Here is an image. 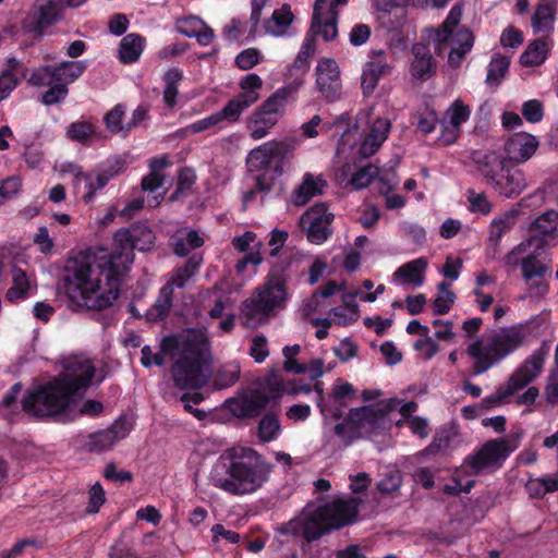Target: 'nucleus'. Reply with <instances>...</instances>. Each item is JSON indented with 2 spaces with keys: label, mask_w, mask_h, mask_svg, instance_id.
Listing matches in <instances>:
<instances>
[{
  "label": "nucleus",
  "mask_w": 558,
  "mask_h": 558,
  "mask_svg": "<svg viewBox=\"0 0 558 558\" xmlns=\"http://www.w3.org/2000/svg\"><path fill=\"white\" fill-rule=\"evenodd\" d=\"M155 233L144 222L119 229L116 247L95 264L88 258L69 262L63 276V289L74 311H102L112 305L120 294L123 277L134 260V250L146 252L155 245Z\"/></svg>",
  "instance_id": "1"
},
{
  "label": "nucleus",
  "mask_w": 558,
  "mask_h": 558,
  "mask_svg": "<svg viewBox=\"0 0 558 558\" xmlns=\"http://www.w3.org/2000/svg\"><path fill=\"white\" fill-rule=\"evenodd\" d=\"M94 376L95 366L90 362H80L76 367H69L46 384L27 391L22 399V409L40 418L61 415L82 399Z\"/></svg>",
  "instance_id": "2"
},
{
  "label": "nucleus",
  "mask_w": 558,
  "mask_h": 558,
  "mask_svg": "<svg viewBox=\"0 0 558 558\" xmlns=\"http://www.w3.org/2000/svg\"><path fill=\"white\" fill-rule=\"evenodd\" d=\"M362 499L335 498L332 501L318 506L307 514L299 515L279 527L280 534L301 537L300 549L311 558H318L313 553L312 544L333 531L354 524L360 514Z\"/></svg>",
  "instance_id": "3"
},
{
  "label": "nucleus",
  "mask_w": 558,
  "mask_h": 558,
  "mask_svg": "<svg viewBox=\"0 0 558 558\" xmlns=\"http://www.w3.org/2000/svg\"><path fill=\"white\" fill-rule=\"evenodd\" d=\"M160 350L162 354L178 353L171 368L177 388L197 390L207 385L211 354L210 343L203 332L192 329L186 333L168 335L162 338Z\"/></svg>",
  "instance_id": "4"
},
{
  "label": "nucleus",
  "mask_w": 558,
  "mask_h": 558,
  "mask_svg": "<svg viewBox=\"0 0 558 558\" xmlns=\"http://www.w3.org/2000/svg\"><path fill=\"white\" fill-rule=\"evenodd\" d=\"M226 476L213 473V485L231 495H247L260 488L268 478L269 465L263 456L252 448H242L230 457Z\"/></svg>",
  "instance_id": "5"
},
{
  "label": "nucleus",
  "mask_w": 558,
  "mask_h": 558,
  "mask_svg": "<svg viewBox=\"0 0 558 558\" xmlns=\"http://www.w3.org/2000/svg\"><path fill=\"white\" fill-rule=\"evenodd\" d=\"M287 280L282 274H270L267 280L256 287L251 296L240 306L242 325L256 329L267 324L286 307L288 301Z\"/></svg>",
  "instance_id": "6"
},
{
  "label": "nucleus",
  "mask_w": 558,
  "mask_h": 558,
  "mask_svg": "<svg viewBox=\"0 0 558 558\" xmlns=\"http://www.w3.org/2000/svg\"><path fill=\"white\" fill-rule=\"evenodd\" d=\"M471 158L485 184L505 198L519 196L529 185L525 173L501 153L476 150Z\"/></svg>",
  "instance_id": "7"
},
{
  "label": "nucleus",
  "mask_w": 558,
  "mask_h": 558,
  "mask_svg": "<svg viewBox=\"0 0 558 558\" xmlns=\"http://www.w3.org/2000/svg\"><path fill=\"white\" fill-rule=\"evenodd\" d=\"M526 338L522 324L501 328L490 337L486 347L481 340L468 347V354L474 359L473 375H481L522 347Z\"/></svg>",
  "instance_id": "8"
},
{
  "label": "nucleus",
  "mask_w": 558,
  "mask_h": 558,
  "mask_svg": "<svg viewBox=\"0 0 558 558\" xmlns=\"http://www.w3.org/2000/svg\"><path fill=\"white\" fill-rule=\"evenodd\" d=\"M512 450L506 438L490 439L474 453L469 454L464 462L471 469L472 474L478 475L488 469H500Z\"/></svg>",
  "instance_id": "9"
},
{
  "label": "nucleus",
  "mask_w": 558,
  "mask_h": 558,
  "mask_svg": "<svg viewBox=\"0 0 558 558\" xmlns=\"http://www.w3.org/2000/svg\"><path fill=\"white\" fill-rule=\"evenodd\" d=\"M333 214L328 211L324 202L310 207L300 218V227L306 231L307 240L313 244H323L331 235L329 228L333 220Z\"/></svg>",
  "instance_id": "10"
},
{
  "label": "nucleus",
  "mask_w": 558,
  "mask_h": 558,
  "mask_svg": "<svg viewBox=\"0 0 558 558\" xmlns=\"http://www.w3.org/2000/svg\"><path fill=\"white\" fill-rule=\"evenodd\" d=\"M294 146L288 142H267L252 149L246 158L248 172L269 174L272 162L277 159L283 161L293 151Z\"/></svg>",
  "instance_id": "11"
},
{
  "label": "nucleus",
  "mask_w": 558,
  "mask_h": 558,
  "mask_svg": "<svg viewBox=\"0 0 558 558\" xmlns=\"http://www.w3.org/2000/svg\"><path fill=\"white\" fill-rule=\"evenodd\" d=\"M549 350V344L543 342L541 347L533 351L510 375L507 384L513 389L514 393L527 387L542 374Z\"/></svg>",
  "instance_id": "12"
},
{
  "label": "nucleus",
  "mask_w": 558,
  "mask_h": 558,
  "mask_svg": "<svg viewBox=\"0 0 558 558\" xmlns=\"http://www.w3.org/2000/svg\"><path fill=\"white\" fill-rule=\"evenodd\" d=\"M132 429V421L126 415H120L108 428L89 434L85 448L89 452L110 450L118 441L126 438Z\"/></svg>",
  "instance_id": "13"
},
{
  "label": "nucleus",
  "mask_w": 558,
  "mask_h": 558,
  "mask_svg": "<svg viewBox=\"0 0 558 558\" xmlns=\"http://www.w3.org/2000/svg\"><path fill=\"white\" fill-rule=\"evenodd\" d=\"M316 86L322 96L333 102L341 95L340 71L337 62L331 58H323L316 66Z\"/></svg>",
  "instance_id": "14"
},
{
  "label": "nucleus",
  "mask_w": 558,
  "mask_h": 558,
  "mask_svg": "<svg viewBox=\"0 0 558 558\" xmlns=\"http://www.w3.org/2000/svg\"><path fill=\"white\" fill-rule=\"evenodd\" d=\"M124 168L125 161L118 159L112 165H109L107 168L99 171L95 180H93L90 174L83 172L80 167H76L74 172L75 182H85L87 189L86 193L83 195L84 202L90 203L94 199L96 192L104 189L111 179L123 172Z\"/></svg>",
  "instance_id": "15"
},
{
  "label": "nucleus",
  "mask_w": 558,
  "mask_h": 558,
  "mask_svg": "<svg viewBox=\"0 0 558 558\" xmlns=\"http://www.w3.org/2000/svg\"><path fill=\"white\" fill-rule=\"evenodd\" d=\"M369 57L371 60L365 63L361 77V85L365 96L373 94L380 78L391 71L385 50L373 49L369 52Z\"/></svg>",
  "instance_id": "16"
},
{
  "label": "nucleus",
  "mask_w": 558,
  "mask_h": 558,
  "mask_svg": "<svg viewBox=\"0 0 558 558\" xmlns=\"http://www.w3.org/2000/svg\"><path fill=\"white\" fill-rule=\"evenodd\" d=\"M521 272L523 280L530 283L529 290L532 294L544 296L548 293L549 284L545 280L532 282L533 279H543L551 272L550 268L535 254H529L522 258Z\"/></svg>",
  "instance_id": "17"
},
{
  "label": "nucleus",
  "mask_w": 558,
  "mask_h": 558,
  "mask_svg": "<svg viewBox=\"0 0 558 558\" xmlns=\"http://www.w3.org/2000/svg\"><path fill=\"white\" fill-rule=\"evenodd\" d=\"M538 140L529 133H515L504 145V156L512 165L526 162L538 148Z\"/></svg>",
  "instance_id": "18"
},
{
  "label": "nucleus",
  "mask_w": 558,
  "mask_h": 558,
  "mask_svg": "<svg viewBox=\"0 0 558 558\" xmlns=\"http://www.w3.org/2000/svg\"><path fill=\"white\" fill-rule=\"evenodd\" d=\"M262 86L263 81L255 73L242 77L240 81L241 92L227 102L239 119L247 108L258 100Z\"/></svg>",
  "instance_id": "19"
},
{
  "label": "nucleus",
  "mask_w": 558,
  "mask_h": 558,
  "mask_svg": "<svg viewBox=\"0 0 558 558\" xmlns=\"http://www.w3.org/2000/svg\"><path fill=\"white\" fill-rule=\"evenodd\" d=\"M410 74L416 81H427L436 74L437 61L427 44L416 43L411 49Z\"/></svg>",
  "instance_id": "20"
},
{
  "label": "nucleus",
  "mask_w": 558,
  "mask_h": 558,
  "mask_svg": "<svg viewBox=\"0 0 558 558\" xmlns=\"http://www.w3.org/2000/svg\"><path fill=\"white\" fill-rule=\"evenodd\" d=\"M387 412L378 405H363L351 409L348 413V422L351 423V435L360 436L364 430H373L378 427Z\"/></svg>",
  "instance_id": "21"
},
{
  "label": "nucleus",
  "mask_w": 558,
  "mask_h": 558,
  "mask_svg": "<svg viewBox=\"0 0 558 558\" xmlns=\"http://www.w3.org/2000/svg\"><path fill=\"white\" fill-rule=\"evenodd\" d=\"M271 397L260 391H253L240 399H230V410L239 418H256L270 402Z\"/></svg>",
  "instance_id": "22"
},
{
  "label": "nucleus",
  "mask_w": 558,
  "mask_h": 558,
  "mask_svg": "<svg viewBox=\"0 0 558 558\" xmlns=\"http://www.w3.org/2000/svg\"><path fill=\"white\" fill-rule=\"evenodd\" d=\"M63 9V0H39L37 16L32 24L31 31L41 35L46 28L62 19Z\"/></svg>",
  "instance_id": "23"
},
{
  "label": "nucleus",
  "mask_w": 558,
  "mask_h": 558,
  "mask_svg": "<svg viewBox=\"0 0 558 558\" xmlns=\"http://www.w3.org/2000/svg\"><path fill=\"white\" fill-rule=\"evenodd\" d=\"M302 85L303 82L300 78L292 80V82L283 85L272 93L259 107L263 110H266V112L275 116L282 113L288 102L295 99V96Z\"/></svg>",
  "instance_id": "24"
},
{
  "label": "nucleus",
  "mask_w": 558,
  "mask_h": 558,
  "mask_svg": "<svg viewBox=\"0 0 558 558\" xmlns=\"http://www.w3.org/2000/svg\"><path fill=\"white\" fill-rule=\"evenodd\" d=\"M327 182L322 177L305 172L302 182L291 193V202L295 206L306 205L313 197L322 195Z\"/></svg>",
  "instance_id": "25"
},
{
  "label": "nucleus",
  "mask_w": 558,
  "mask_h": 558,
  "mask_svg": "<svg viewBox=\"0 0 558 558\" xmlns=\"http://www.w3.org/2000/svg\"><path fill=\"white\" fill-rule=\"evenodd\" d=\"M514 223L515 215L512 213H507L490 222L487 248V255L490 258H497L501 240L513 228Z\"/></svg>",
  "instance_id": "26"
},
{
  "label": "nucleus",
  "mask_w": 558,
  "mask_h": 558,
  "mask_svg": "<svg viewBox=\"0 0 558 558\" xmlns=\"http://www.w3.org/2000/svg\"><path fill=\"white\" fill-rule=\"evenodd\" d=\"M428 262L425 257L407 262L396 269L393 278L404 284L421 287L424 283V274L427 269Z\"/></svg>",
  "instance_id": "27"
},
{
  "label": "nucleus",
  "mask_w": 558,
  "mask_h": 558,
  "mask_svg": "<svg viewBox=\"0 0 558 558\" xmlns=\"http://www.w3.org/2000/svg\"><path fill=\"white\" fill-rule=\"evenodd\" d=\"M316 50V38L306 34L300 51L298 52L293 63L288 69V75L293 80L300 78L303 83V76L310 70V59Z\"/></svg>",
  "instance_id": "28"
},
{
  "label": "nucleus",
  "mask_w": 558,
  "mask_h": 558,
  "mask_svg": "<svg viewBox=\"0 0 558 558\" xmlns=\"http://www.w3.org/2000/svg\"><path fill=\"white\" fill-rule=\"evenodd\" d=\"M173 305V288L163 284L155 303L146 311L145 317L149 323H158L166 319Z\"/></svg>",
  "instance_id": "29"
},
{
  "label": "nucleus",
  "mask_w": 558,
  "mask_h": 558,
  "mask_svg": "<svg viewBox=\"0 0 558 558\" xmlns=\"http://www.w3.org/2000/svg\"><path fill=\"white\" fill-rule=\"evenodd\" d=\"M390 121L387 119H377L374 121L368 134L361 146L363 155L375 154L383 143L387 140L390 132Z\"/></svg>",
  "instance_id": "30"
},
{
  "label": "nucleus",
  "mask_w": 558,
  "mask_h": 558,
  "mask_svg": "<svg viewBox=\"0 0 558 558\" xmlns=\"http://www.w3.org/2000/svg\"><path fill=\"white\" fill-rule=\"evenodd\" d=\"M240 119L235 116L233 110L226 104L221 110L207 116L201 120H197L187 126H185L184 132L185 133H201L203 131H206L213 126L219 125L223 121L228 123H235Z\"/></svg>",
  "instance_id": "31"
},
{
  "label": "nucleus",
  "mask_w": 558,
  "mask_h": 558,
  "mask_svg": "<svg viewBox=\"0 0 558 558\" xmlns=\"http://www.w3.org/2000/svg\"><path fill=\"white\" fill-rule=\"evenodd\" d=\"M145 45V38L136 33L126 34L119 45V60L123 64H132L136 62Z\"/></svg>",
  "instance_id": "32"
},
{
  "label": "nucleus",
  "mask_w": 558,
  "mask_h": 558,
  "mask_svg": "<svg viewBox=\"0 0 558 558\" xmlns=\"http://www.w3.org/2000/svg\"><path fill=\"white\" fill-rule=\"evenodd\" d=\"M202 263V254L195 253L191 255L182 266H179L173 270V275L167 284H171V288L174 286L180 289L184 288L190 278L198 271Z\"/></svg>",
  "instance_id": "33"
},
{
  "label": "nucleus",
  "mask_w": 558,
  "mask_h": 558,
  "mask_svg": "<svg viewBox=\"0 0 558 558\" xmlns=\"http://www.w3.org/2000/svg\"><path fill=\"white\" fill-rule=\"evenodd\" d=\"M548 45L543 38H537L530 43L526 49L520 56V63L523 66H538L545 62L548 56Z\"/></svg>",
  "instance_id": "34"
},
{
  "label": "nucleus",
  "mask_w": 558,
  "mask_h": 558,
  "mask_svg": "<svg viewBox=\"0 0 558 558\" xmlns=\"http://www.w3.org/2000/svg\"><path fill=\"white\" fill-rule=\"evenodd\" d=\"M470 114V108L460 100H456L446 111L445 119H449V124L451 126V137L446 138V144H452L457 140L461 124L469 120Z\"/></svg>",
  "instance_id": "35"
},
{
  "label": "nucleus",
  "mask_w": 558,
  "mask_h": 558,
  "mask_svg": "<svg viewBox=\"0 0 558 558\" xmlns=\"http://www.w3.org/2000/svg\"><path fill=\"white\" fill-rule=\"evenodd\" d=\"M183 71L179 68L169 69L162 76L165 83L163 102L170 109L177 106L179 85L183 81Z\"/></svg>",
  "instance_id": "36"
},
{
  "label": "nucleus",
  "mask_w": 558,
  "mask_h": 558,
  "mask_svg": "<svg viewBox=\"0 0 558 558\" xmlns=\"http://www.w3.org/2000/svg\"><path fill=\"white\" fill-rule=\"evenodd\" d=\"M31 283L28 277L20 267L12 269V286L9 288L5 294L7 301L11 303L19 302L28 298Z\"/></svg>",
  "instance_id": "37"
},
{
  "label": "nucleus",
  "mask_w": 558,
  "mask_h": 558,
  "mask_svg": "<svg viewBox=\"0 0 558 558\" xmlns=\"http://www.w3.org/2000/svg\"><path fill=\"white\" fill-rule=\"evenodd\" d=\"M329 16L326 20H323L324 14L317 15V24L314 25V16L312 17L311 32L310 36L316 37V35H320L324 40L331 41L338 35V11L337 10H328Z\"/></svg>",
  "instance_id": "38"
},
{
  "label": "nucleus",
  "mask_w": 558,
  "mask_h": 558,
  "mask_svg": "<svg viewBox=\"0 0 558 558\" xmlns=\"http://www.w3.org/2000/svg\"><path fill=\"white\" fill-rule=\"evenodd\" d=\"M87 69V62L80 61H62L54 64L57 82L64 83L65 86L75 82Z\"/></svg>",
  "instance_id": "39"
},
{
  "label": "nucleus",
  "mask_w": 558,
  "mask_h": 558,
  "mask_svg": "<svg viewBox=\"0 0 558 558\" xmlns=\"http://www.w3.org/2000/svg\"><path fill=\"white\" fill-rule=\"evenodd\" d=\"M281 433V425L278 414L275 412L265 413L257 428V436L263 444L276 440Z\"/></svg>",
  "instance_id": "40"
},
{
  "label": "nucleus",
  "mask_w": 558,
  "mask_h": 558,
  "mask_svg": "<svg viewBox=\"0 0 558 558\" xmlns=\"http://www.w3.org/2000/svg\"><path fill=\"white\" fill-rule=\"evenodd\" d=\"M510 66V58L495 53L487 68L486 83L498 86L506 76Z\"/></svg>",
  "instance_id": "41"
},
{
  "label": "nucleus",
  "mask_w": 558,
  "mask_h": 558,
  "mask_svg": "<svg viewBox=\"0 0 558 558\" xmlns=\"http://www.w3.org/2000/svg\"><path fill=\"white\" fill-rule=\"evenodd\" d=\"M457 43L459 46L452 47L448 56V63L452 68H459L465 54L471 51L474 44V36L469 31L460 32Z\"/></svg>",
  "instance_id": "42"
},
{
  "label": "nucleus",
  "mask_w": 558,
  "mask_h": 558,
  "mask_svg": "<svg viewBox=\"0 0 558 558\" xmlns=\"http://www.w3.org/2000/svg\"><path fill=\"white\" fill-rule=\"evenodd\" d=\"M241 375L240 365L236 363H228L222 365L216 373L214 384L218 389H226L233 386Z\"/></svg>",
  "instance_id": "43"
},
{
  "label": "nucleus",
  "mask_w": 558,
  "mask_h": 558,
  "mask_svg": "<svg viewBox=\"0 0 558 558\" xmlns=\"http://www.w3.org/2000/svg\"><path fill=\"white\" fill-rule=\"evenodd\" d=\"M555 19V10L546 3H541L536 7L532 16V26L535 33L542 31H550L551 24Z\"/></svg>",
  "instance_id": "44"
},
{
  "label": "nucleus",
  "mask_w": 558,
  "mask_h": 558,
  "mask_svg": "<svg viewBox=\"0 0 558 558\" xmlns=\"http://www.w3.org/2000/svg\"><path fill=\"white\" fill-rule=\"evenodd\" d=\"M254 186L243 193L242 202L244 206L252 203L258 193H268L274 185V178L266 173H258L254 175Z\"/></svg>",
  "instance_id": "45"
},
{
  "label": "nucleus",
  "mask_w": 558,
  "mask_h": 558,
  "mask_svg": "<svg viewBox=\"0 0 558 558\" xmlns=\"http://www.w3.org/2000/svg\"><path fill=\"white\" fill-rule=\"evenodd\" d=\"M293 19L294 15L290 4L284 3L272 12L270 20L267 21L266 28L269 29V23L272 22L277 26V29L272 32L276 35H281L292 24Z\"/></svg>",
  "instance_id": "46"
},
{
  "label": "nucleus",
  "mask_w": 558,
  "mask_h": 558,
  "mask_svg": "<svg viewBox=\"0 0 558 558\" xmlns=\"http://www.w3.org/2000/svg\"><path fill=\"white\" fill-rule=\"evenodd\" d=\"M123 117L124 106L117 104L104 118L107 130L112 134L122 133L123 136H126L125 124H122Z\"/></svg>",
  "instance_id": "47"
},
{
  "label": "nucleus",
  "mask_w": 558,
  "mask_h": 558,
  "mask_svg": "<svg viewBox=\"0 0 558 558\" xmlns=\"http://www.w3.org/2000/svg\"><path fill=\"white\" fill-rule=\"evenodd\" d=\"M338 290H340V286L336 281H328L313 293L312 298L306 302L304 311L306 313L316 311L320 306L319 299L332 296Z\"/></svg>",
  "instance_id": "48"
},
{
  "label": "nucleus",
  "mask_w": 558,
  "mask_h": 558,
  "mask_svg": "<svg viewBox=\"0 0 558 558\" xmlns=\"http://www.w3.org/2000/svg\"><path fill=\"white\" fill-rule=\"evenodd\" d=\"M54 73V64L36 68L32 71L28 83L36 87L49 86L57 82Z\"/></svg>",
  "instance_id": "49"
},
{
  "label": "nucleus",
  "mask_w": 558,
  "mask_h": 558,
  "mask_svg": "<svg viewBox=\"0 0 558 558\" xmlns=\"http://www.w3.org/2000/svg\"><path fill=\"white\" fill-rule=\"evenodd\" d=\"M402 486V475L399 470H391L384 474V477L377 482L376 488L383 495L396 493Z\"/></svg>",
  "instance_id": "50"
},
{
  "label": "nucleus",
  "mask_w": 558,
  "mask_h": 558,
  "mask_svg": "<svg viewBox=\"0 0 558 558\" xmlns=\"http://www.w3.org/2000/svg\"><path fill=\"white\" fill-rule=\"evenodd\" d=\"M377 174V167L373 165L364 166L352 174L350 184L356 190L367 187L374 181Z\"/></svg>",
  "instance_id": "51"
},
{
  "label": "nucleus",
  "mask_w": 558,
  "mask_h": 558,
  "mask_svg": "<svg viewBox=\"0 0 558 558\" xmlns=\"http://www.w3.org/2000/svg\"><path fill=\"white\" fill-rule=\"evenodd\" d=\"M94 133V124L87 121L72 122L68 129V136L78 143H86Z\"/></svg>",
  "instance_id": "52"
},
{
  "label": "nucleus",
  "mask_w": 558,
  "mask_h": 558,
  "mask_svg": "<svg viewBox=\"0 0 558 558\" xmlns=\"http://www.w3.org/2000/svg\"><path fill=\"white\" fill-rule=\"evenodd\" d=\"M69 95V88L64 83L54 82L43 94L41 102L46 106H52L62 102Z\"/></svg>",
  "instance_id": "53"
},
{
  "label": "nucleus",
  "mask_w": 558,
  "mask_h": 558,
  "mask_svg": "<svg viewBox=\"0 0 558 558\" xmlns=\"http://www.w3.org/2000/svg\"><path fill=\"white\" fill-rule=\"evenodd\" d=\"M514 395L513 389L506 383L504 386L497 388L496 392L485 397L478 404L481 410H490L501 404L510 396Z\"/></svg>",
  "instance_id": "54"
},
{
  "label": "nucleus",
  "mask_w": 558,
  "mask_h": 558,
  "mask_svg": "<svg viewBox=\"0 0 558 558\" xmlns=\"http://www.w3.org/2000/svg\"><path fill=\"white\" fill-rule=\"evenodd\" d=\"M271 390L276 392L275 398H279L281 393L286 392L288 395H298L300 392L308 393L311 391V386L307 384L298 385L294 380L288 381L286 385L277 380L275 378L274 383H270Z\"/></svg>",
  "instance_id": "55"
},
{
  "label": "nucleus",
  "mask_w": 558,
  "mask_h": 558,
  "mask_svg": "<svg viewBox=\"0 0 558 558\" xmlns=\"http://www.w3.org/2000/svg\"><path fill=\"white\" fill-rule=\"evenodd\" d=\"M468 201L469 208L472 213L488 215L492 211V203L488 201L485 193L469 191Z\"/></svg>",
  "instance_id": "56"
},
{
  "label": "nucleus",
  "mask_w": 558,
  "mask_h": 558,
  "mask_svg": "<svg viewBox=\"0 0 558 558\" xmlns=\"http://www.w3.org/2000/svg\"><path fill=\"white\" fill-rule=\"evenodd\" d=\"M88 495L89 500L86 507V512L89 514L97 513L106 501L104 487L100 483H96L90 487Z\"/></svg>",
  "instance_id": "57"
},
{
  "label": "nucleus",
  "mask_w": 558,
  "mask_h": 558,
  "mask_svg": "<svg viewBox=\"0 0 558 558\" xmlns=\"http://www.w3.org/2000/svg\"><path fill=\"white\" fill-rule=\"evenodd\" d=\"M250 355L256 363H263L268 357L267 338L264 335H256L252 339Z\"/></svg>",
  "instance_id": "58"
},
{
  "label": "nucleus",
  "mask_w": 558,
  "mask_h": 558,
  "mask_svg": "<svg viewBox=\"0 0 558 558\" xmlns=\"http://www.w3.org/2000/svg\"><path fill=\"white\" fill-rule=\"evenodd\" d=\"M522 114L531 123L541 122L544 117L543 105L537 99H531L523 104Z\"/></svg>",
  "instance_id": "59"
},
{
  "label": "nucleus",
  "mask_w": 558,
  "mask_h": 558,
  "mask_svg": "<svg viewBox=\"0 0 558 558\" xmlns=\"http://www.w3.org/2000/svg\"><path fill=\"white\" fill-rule=\"evenodd\" d=\"M259 62V51L256 48H247L235 58V65L241 70H250Z\"/></svg>",
  "instance_id": "60"
},
{
  "label": "nucleus",
  "mask_w": 558,
  "mask_h": 558,
  "mask_svg": "<svg viewBox=\"0 0 558 558\" xmlns=\"http://www.w3.org/2000/svg\"><path fill=\"white\" fill-rule=\"evenodd\" d=\"M372 34L371 27L367 24L359 23L355 24L349 36L350 44L359 47L367 43Z\"/></svg>",
  "instance_id": "61"
},
{
  "label": "nucleus",
  "mask_w": 558,
  "mask_h": 558,
  "mask_svg": "<svg viewBox=\"0 0 558 558\" xmlns=\"http://www.w3.org/2000/svg\"><path fill=\"white\" fill-rule=\"evenodd\" d=\"M17 78L10 70H3L0 74V101L8 98L17 86Z\"/></svg>",
  "instance_id": "62"
},
{
  "label": "nucleus",
  "mask_w": 558,
  "mask_h": 558,
  "mask_svg": "<svg viewBox=\"0 0 558 558\" xmlns=\"http://www.w3.org/2000/svg\"><path fill=\"white\" fill-rule=\"evenodd\" d=\"M335 354L341 362H348L357 354V345L351 339L345 338L335 348Z\"/></svg>",
  "instance_id": "63"
},
{
  "label": "nucleus",
  "mask_w": 558,
  "mask_h": 558,
  "mask_svg": "<svg viewBox=\"0 0 558 558\" xmlns=\"http://www.w3.org/2000/svg\"><path fill=\"white\" fill-rule=\"evenodd\" d=\"M523 43L522 32L513 26L504 29L500 36V44L504 47L518 48Z\"/></svg>",
  "instance_id": "64"
}]
</instances>
